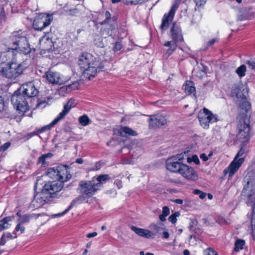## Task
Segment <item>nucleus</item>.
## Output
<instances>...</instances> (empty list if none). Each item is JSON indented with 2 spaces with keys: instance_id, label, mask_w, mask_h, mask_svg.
<instances>
[{
  "instance_id": "nucleus-23",
  "label": "nucleus",
  "mask_w": 255,
  "mask_h": 255,
  "mask_svg": "<svg viewBox=\"0 0 255 255\" xmlns=\"http://www.w3.org/2000/svg\"><path fill=\"white\" fill-rule=\"evenodd\" d=\"M0 72L3 76L6 78H13L9 63L1 62L0 64Z\"/></svg>"
},
{
  "instance_id": "nucleus-25",
  "label": "nucleus",
  "mask_w": 255,
  "mask_h": 255,
  "mask_svg": "<svg viewBox=\"0 0 255 255\" xmlns=\"http://www.w3.org/2000/svg\"><path fill=\"white\" fill-rule=\"evenodd\" d=\"M75 100L71 99L69 100L67 103L64 106L63 110L58 115V116L62 119L69 113L71 109L75 106Z\"/></svg>"
},
{
  "instance_id": "nucleus-17",
  "label": "nucleus",
  "mask_w": 255,
  "mask_h": 255,
  "mask_svg": "<svg viewBox=\"0 0 255 255\" xmlns=\"http://www.w3.org/2000/svg\"><path fill=\"white\" fill-rule=\"evenodd\" d=\"M68 167L66 165L58 166V181L63 184L71 178V175L68 171Z\"/></svg>"
},
{
  "instance_id": "nucleus-11",
  "label": "nucleus",
  "mask_w": 255,
  "mask_h": 255,
  "mask_svg": "<svg viewBox=\"0 0 255 255\" xmlns=\"http://www.w3.org/2000/svg\"><path fill=\"white\" fill-rule=\"evenodd\" d=\"M63 187V184L58 181H54L46 183L43 186L42 190L50 196L61 190Z\"/></svg>"
},
{
  "instance_id": "nucleus-50",
  "label": "nucleus",
  "mask_w": 255,
  "mask_h": 255,
  "mask_svg": "<svg viewBox=\"0 0 255 255\" xmlns=\"http://www.w3.org/2000/svg\"><path fill=\"white\" fill-rule=\"evenodd\" d=\"M194 1L198 6H201L206 3V0H194Z\"/></svg>"
},
{
  "instance_id": "nucleus-57",
  "label": "nucleus",
  "mask_w": 255,
  "mask_h": 255,
  "mask_svg": "<svg viewBox=\"0 0 255 255\" xmlns=\"http://www.w3.org/2000/svg\"><path fill=\"white\" fill-rule=\"evenodd\" d=\"M200 158L205 161L208 160V157L206 156V155L205 153L201 154L200 155Z\"/></svg>"
},
{
  "instance_id": "nucleus-6",
  "label": "nucleus",
  "mask_w": 255,
  "mask_h": 255,
  "mask_svg": "<svg viewBox=\"0 0 255 255\" xmlns=\"http://www.w3.org/2000/svg\"><path fill=\"white\" fill-rule=\"evenodd\" d=\"M11 102L14 107L19 113H24L29 110V106L25 97L22 94L14 93L11 98Z\"/></svg>"
},
{
  "instance_id": "nucleus-43",
  "label": "nucleus",
  "mask_w": 255,
  "mask_h": 255,
  "mask_svg": "<svg viewBox=\"0 0 255 255\" xmlns=\"http://www.w3.org/2000/svg\"><path fill=\"white\" fill-rule=\"evenodd\" d=\"M187 161L189 163L193 162L196 164H198L200 162V160L199 159L198 157L196 155H193L191 157H188Z\"/></svg>"
},
{
  "instance_id": "nucleus-28",
  "label": "nucleus",
  "mask_w": 255,
  "mask_h": 255,
  "mask_svg": "<svg viewBox=\"0 0 255 255\" xmlns=\"http://www.w3.org/2000/svg\"><path fill=\"white\" fill-rule=\"evenodd\" d=\"M0 112L3 113V116L6 118H11L12 115L4 104V100L2 97L0 96Z\"/></svg>"
},
{
  "instance_id": "nucleus-20",
  "label": "nucleus",
  "mask_w": 255,
  "mask_h": 255,
  "mask_svg": "<svg viewBox=\"0 0 255 255\" xmlns=\"http://www.w3.org/2000/svg\"><path fill=\"white\" fill-rule=\"evenodd\" d=\"M181 162L176 161L172 158H169L166 162V168L167 170L173 172H178L179 173L181 168V166L183 165Z\"/></svg>"
},
{
  "instance_id": "nucleus-48",
  "label": "nucleus",
  "mask_w": 255,
  "mask_h": 255,
  "mask_svg": "<svg viewBox=\"0 0 255 255\" xmlns=\"http://www.w3.org/2000/svg\"><path fill=\"white\" fill-rule=\"evenodd\" d=\"M173 159H174L175 160L181 162L184 158V154H177L175 156L172 157Z\"/></svg>"
},
{
  "instance_id": "nucleus-52",
  "label": "nucleus",
  "mask_w": 255,
  "mask_h": 255,
  "mask_svg": "<svg viewBox=\"0 0 255 255\" xmlns=\"http://www.w3.org/2000/svg\"><path fill=\"white\" fill-rule=\"evenodd\" d=\"M79 11L77 8L70 9L69 11V14L70 15H77Z\"/></svg>"
},
{
  "instance_id": "nucleus-27",
  "label": "nucleus",
  "mask_w": 255,
  "mask_h": 255,
  "mask_svg": "<svg viewBox=\"0 0 255 255\" xmlns=\"http://www.w3.org/2000/svg\"><path fill=\"white\" fill-rule=\"evenodd\" d=\"M96 184L98 185V188L100 189L104 183L110 179V176L108 174L100 175L98 177L92 178Z\"/></svg>"
},
{
  "instance_id": "nucleus-1",
  "label": "nucleus",
  "mask_w": 255,
  "mask_h": 255,
  "mask_svg": "<svg viewBox=\"0 0 255 255\" xmlns=\"http://www.w3.org/2000/svg\"><path fill=\"white\" fill-rule=\"evenodd\" d=\"M78 65L84 78L90 79L96 75L98 70H101L104 66L90 53H82L79 57Z\"/></svg>"
},
{
  "instance_id": "nucleus-2",
  "label": "nucleus",
  "mask_w": 255,
  "mask_h": 255,
  "mask_svg": "<svg viewBox=\"0 0 255 255\" xmlns=\"http://www.w3.org/2000/svg\"><path fill=\"white\" fill-rule=\"evenodd\" d=\"M247 184L244 188V192L248 198V204L253 209L252 228L255 230V173H251L247 178Z\"/></svg>"
},
{
  "instance_id": "nucleus-30",
  "label": "nucleus",
  "mask_w": 255,
  "mask_h": 255,
  "mask_svg": "<svg viewBox=\"0 0 255 255\" xmlns=\"http://www.w3.org/2000/svg\"><path fill=\"white\" fill-rule=\"evenodd\" d=\"M52 156L53 154L51 153L42 154L38 158L37 163L41 164V166H46L49 162L48 159H50Z\"/></svg>"
},
{
  "instance_id": "nucleus-35",
  "label": "nucleus",
  "mask_w": 255,
  "mask_h": 255,
  "mask_svg": "<svg viewBox=\"0 0 255 255\" xmlns=\"http://www.w3.org/2000/svg\"><path fill=\"white\" fill-rule=\"evenodd\" d=\"M81 197H78V198H76L75 199L73 200L69 207L65 210L63 212H62V213H58V214H53L52 215V218H56V217H61L64 215H65L66 213H67L69 210L71 209L77 203H79L80 202V201H81Z\"/></svg>"
},
{
  "instance_id": "nucleus-33",
  "label": "nucleus",
  "mask_w": 255,
  "mask_h": 255,
  "mask_svg": "<svg viewBox=\"0 0 255 255\" xmlns=\"http://www.w3.org/2000/svg\"><path fill=\"white\" fill-rule=\"evenodd\" d=\"M61 120V118L57 116L54 120L51 122L49 125L45 126L41 128L37 129L38 132L41 133L44 132L46 130H50L52 127H53L55 125L57 124L60 120Z\"/></svg>"
},
{
  "instance_id": "nucleus-34",
  "label": "nucleus",
  "mask_w": 255,
  "mask_h": 255,
  "mask_svg": "<svg viewBox=\"0 0 255 255\" xmlns=\"http://www.w3.org/2000/svg\"><path fill=\"white\" fill-rule=\"evenodd\" d=\"M164 46L170 47L168 49L166 50L165 53V55L167 56V57H168L176 49L177 47V44L175 43V42L168 41L164 44Z\"/></svg>"
},
{
  "instance_id": "nucleus-44",
  "label": "nucleus",
  "mask_w": 255,
  "mask_h": 255,
  "mask_svg": "<svg viewBox=\"0 0 255 255\" xmlns=\"http://www.w3.org/2000/svg\"><path fill=\"white\" fill-rule=\"evenodd\" d=\"M123 2L127 4H136L138 3H142L144 0H122Z\"/></svg>"
},
{
  "instance_id": "nucleus-39",
  "label": "nucleus",
  "mask_w": 255,
  "mask_h": 255,
  "mask_svg": "<svg viewBox=\"0 0 255 255\" xmlns=\"http://www.w3.org/2000/svg\"><path fill=\"white\" fill-rule=\"evenodd\" d=\"M79 122L83 126H86L91 123V120L86 115H83L79 118Z\"/></svg>"
},
{
  "instance_id": "nucleus-14",
  "label": "nucleus",
  "mask_w": 255,
  "mask_h": 255,
  "mask_svg": "<svg viewBox=\"0 0 255 255\" xmlns=\"http://www.w3.org/2000/svg\"><path fill=\"white\" fill-rule=\"evenodd\" d=\"M50 196L42 190L41 192L38 193L34 195V199L32 201L33 206L36 208H38L44 205L48 201Z\"/></svg>"
},
{
  "instance_id": "nucleus-32",
  "label": "nucleus",
  "mask_w": 255,
  "mask_h": 255,
  "mask_svg": "<svg viewBox=\"0 0 255 255\" xmlns=\"http://www.w3.org/2000/svg\"><path fill=\"white\" fill-rule=\"evenodd\" d=\"M16 238V235H14L8 232L4 233L1 237L0 246H4L7 241Z\"/></svg>"
},
{
  "instance_id": "nucleus-10",
  "label": "nucleus",
  "mask_w": 255,
  "mask_h": 255,
  "mask_svg": "<svg viewBox=\"0 0 255 255\" xmlns=\"http://www.w3.org/2000/svg\"><path fill=\"white\" fill-rule=\"evenodd\" d=\"M180 4V0H176L173 3L171 9L168 13H165L162 18V23L160 25V28L162 30H165L167 29L169 26V21L172 20L175 11L178 8Z\"/></svg>"
},
{
  "instance_id": "nucleus-40",
  "label": "nucleus",
  "mask_w": 255,
  "mask_h": 255,
  "mask_svg": "<svg viewBox=\"0 0 255 255\" xmlns=\"http://www.w3.org/2000/svg\"><path fill=\"white\" fill-rule=\"evenodd\" d=\"M246 70V66L245 65H242L236 69V72L241 78L245 75Z\"/></svg>"
},
{
  "instance_id": "nucleus-19",
  "label": "nucleus",
  "mask_w": 255,
  "mask_h": 255,
  "mask_svg": "<svg viewBox=\"0 0 255 255\" xmlns=\"http://www.w3.org/2000/svg\"><path fill=\"white\" fill-rule=\"evenodd\" d=\"M170 31L173 42H175V43H176L183 39L181 28L175 23L172 24Z\"/></svg>"
},
{
  "instance_id": "nucleus-21",
  "label": "nucleus",
  "mask_w": 255,
  "mask_h": 255,
  "mask_svg": "<svg viewBox=\"0 0 255 255\" xmlns=\"http://www.w3.org/2000/svg\"><path fill=\"white\" fill-rule=\"evenodd\" d=\"M244 160V157H240L238 159H237V157H235L234 160L230 163L228 168L229 176L232 177L234 174V173L239 169Z\"/></svg>"
},
{
  "instance_id": "nucleus-22",
  "label": "nucleus",
  "mask_w": 255,
  "mask_h": 255,
  "mask_svg": "<svg viewBox=\"0 0 255 255\" xmlns=\"http://www.w3.org/2000/svg\"><path fill=\"white\" fill-rule=\"evenodd\" d=\"M39 44L40 48L46 51L51 50L53 47V43L51 39L47 35H44L39 39Z\"/></svg>"
},
{
  "instance_id": "nucleus-49",
  "label": "nucleus",
  "mask_w": 255,
  "mask_h": 255,
  "mask_svg": "<svg viewBox=\"0 0 255 255\" xmlns=\"http://www.w3.org/2000/svg\"><path fill=\"white\" fill-rule=\"evenodd\" d=\"M122 48V44L120 42H117L115 43L114 49L115 51L120 50Z\"/></svg>"
},
{
  "instance_id": "nucleus-29",
  "label": "nucleus",
  "mask_w": 255,
  "mask_h": 255,
  "mask_svg": "<svg viewBox=\"0 0 255 255\" xmlns=\"http://www.w3.org/2000/svg\"><path fill=\"white\" fill-rule=\"evenodd\" d=\"M119 133L122 136H125L127 134L132 136H136L137 135V133L135 131L127 127L121 128L119 129Z\"/></svg>"
},
{
  "instance_id": "nucleus-16",
  "label": "nucleus",
  "mask_w": 255,
  "mask_h": 255,
  "mask_svg": "<svg viewBox=\"0 0 255 255\" xmlns=\"http://www.w3.org/2000/svg\"><path fill=\"white\" fill-rule=\"evenodd\" d=\"M22 88L23 94L28 98L35 97L38 93L37 89L32 82L23 84Z\"/></svg>"
},
{
  "instance_id": "nucleus-59",
  "label": "nucleus",
  "mask_w": 255,
  "mask_h": 255,
  "mask_svg": "<svg viewBox=\"0 0 255 255\" xmlns=\"http://www.w3.org/2000/svg\"><path fill=\"white\" fill-rule=\"evenodd\" d=\"M162 235H163V238H165V239H168L169 237V235L168 233L166 231L163 232Z\"/></svg>"
},
{
  "instance_id": "nucleus-38",
  "label": "nucleus",
  "mask_w": 255,
  "mask_h": 255,
  "mask_svg": "<svg viewBox=\"0 0 255 255\" xmlns=\"http://www.w3.org/2000/svg\"><path fill=\"white\" fill-rule=\"evenodd\" d=\"M34 217V215H28L25 214L24 215L19 218L18 220V222L21 224H23L24 223H28L30 220Z\"/></svg>"
},
{
  "instance_id": "nucleus-13",
  "label": "nucleus",
  "mask_w": 255,
  "mask_h": 255,
  "mask_svg": "<svg viewBox=\"0 0 255 255\" xmlns=\"http://www.w3.org/2000/svg\"><path fill=\"white\" fill-rule=\"evenodd\" d=\"M150 128H156L163 126L167 124L165 117L161 114L151 116L148 121Z\"/></svg>"
},
{
  "instance_id": "nucleus-18",
  "label": "nucleus",
  "mask_w": 255,
  "mask_h": 255,
  "mask_svg": "<svg viewBox=\"0 0 255 255\" xmlns=\"http://www.w3.org/2000/svg\"><path fill=\"white\" fill-rule=\"evenodd\" d=\"M11 39L13 44L15 46V47L18 46L19 44L23 43L27 39L26 34L22 32L21 30L13 32L11 36Z\"/></svg>"
},
{
  "instance_id": "nucleus-42",
  "label": "nucleus",
  "mask_w": 255,
  "mask_h": 255,
  "mask_svg": "<svg viewBox=\"0 0 255 255\" xmlns=\"http://www.w3.org/2000/svg\"><path fill=\"white\" fill-rule=\"evenodd\" d=\"M185 91L188 94H191L195 91V88L192 85V83H189L185 85Z\"/></svg>"
},
{
  "instance_id": "nucleus-37",
  "label": "nucleus",
  "mask_w": 255,
  "mask_h": 255,
  "mask_svg": "<svg viewBox=\"0 0 255 255\" xmlns=\"http://www.w3.org/2000/svg\"><path fill=\"white\" fill-rule=\"evenodd\" d=\"M25 228L23 226V224L19 222L15 227L14 231L13 232L12 234L16 235L17 236L23 233L25 231Z\"/></svg>"
},
{
  "instance_id": "nucleus-26",
  "label": "nucleus",
  "mask_w": 255,
  "mask_h": 255,
  "mask_svg": "<svg viewBox=\"0 0 255 255\" xmlns=\"http://www.w3.org/2000/svg\"><path fill=\"white\" fill-rule=\"evenodd\" d=\"M131 230L134 232L138 235L147 238L151 237L153 235L152 233L149 230L138 228L133 226L131 227Z\"/></svg>"
},
{
  "instance_id": "nucleus-41",
  "label": "nucleus",
  "mask_w": 255,
  "mask_h": 255,
  "mask_svg": "<svg viewBox=\"0 0 255 255\" xmlns=\"http://www.w3.org/2000/svg\"><path fill=\"white\" fill-rule=\"evenodd\" d=\"M245 244V242L244 240H237L235 244V250L236 251H239L240 250L242 249Z\"/></svg>"
},
{
  "instance_id": "nucleus-60",
  "label": "nucleus",
  "mask_w": 255,
  "mask_h": 255,
  "mask_svg": "<svg viewBox=\"0 0 255 255\" xmlns=\"http://www.w3.org/2000/svg\"><path fill=\"white\" fill-rule=\"evenodd\" d=\"M45 102H40L39 103H38L37 105V108H42L43 107H45Z\"/></svg>"
},
{
  "instance_id": "nucleus-12",
  "label": "nucleus",
  "mask_w": 255,
  "mask_h": 255,
  "mask_svg": "<svg viewBox=\"0 0 255 255\" xmlns=\"http://www.w3.org/2000/svg\"><path fill=\"white\" fill-rule=\"evenodd\" d=\"M181 167L182 168H181L179 173L184 178L190 181L197 180L198 174L193 167L184 164Z\"/></svg>"
},
{
  "instance_id": "nucleus-3",
  "label": "nucleus",
  "mask_w": 255,
  "mask_h": 255,
  "mask_svg": "<svg viewBox=\"0 0 255 255\" xmlns=\"http://www.w3.org/2000/svg\"><path fill=\"white\" fill-rule=\"evenodd\" d=\"M4 57H5L6 60H7V58L9 59L11 57V60L9 64L13 78H16L22 74L24 67L23 63L21 62V55L20 53H14L13 50H9L1 54L0 58L2 60H4Z\"/></svg>"
},
{
  "instance_id": "nucleus-8",
  "label": "nucleus",
  "mask_w": 255,
  "mask_h": 255,
  "mask_svg": "<svg viewBox=\"0 0 255 255\" xmlns=\"http://www.w3.org/2000/svg\"><path fill=\"white\" fill-rule=\"evenodd\" d=\"M98 186L96 184L93 178L91 181H82L79 183L81 193L89 197L93 196L97 191L100 190Z\"/></svg>"
},
{
  "instance_id": "nucleus-4",
  "label": "nucleus",
  "mask_w": 255,
  "mask_h": 255,
  "mask_svg": "<svg viewBox=\"0 0 255 255\" xmlns=\"http://www.w3.org/2000/svg\"><path fill=\"white\" fill-rule=\"evenodd\" d=\"M250 120L246 116L239 120L237 125V138L242 143L246 144L250 139Z\"/></svg>"
},
{
  "instance_id": "nucleus-24",
  "label": "nucleus",
  "mask_w": 255,
  "mask_h": 255,
  "mask_svg": "<svg viewBox=\"0 0 255 255\" xmlns=\"http://www.w3.org/2000/svg\"><path fill=\"white\" fill-rule=\"evenodd\" d=\"M10 50H13L14 52V50L15 51L19 52L18 53H20L21 55L22 53L24 55L29 53L31 50L27 39L25 42H23V43L19 44L18 46L14 47Z\"/></svg>"
},
{
  "instance_id": "nucleus-9",
  "label": "nucleus",
  "mask_w": 255,
  "mask_h": 255,
  "mask_svg": "<svg viewBox=\"0 0 255 255\" xmlns=\"http://www.w3.org/2000/svg\"><path fill=\"white\" fill-rule=\"evenodd\" d=\"M45 76L47 81L53 84H64L70 80L69 77L63 76L59 72L52 71L46 72Z\"/></svg>"
},
{
  "instance_id": "nucleus-54",
  "label": "nucleus",
  "mask_w": 255,
  "mask_h": 255,
  "mask_svg": "<svg viewBox=\"0 0 255 255\" xmlns=\"http://www.w3.org/2000/svg\"><path fill=\"white\" fill-rule=\"evenodd\" d=\"M168 220L172 223L174 224L176 222L177 219L176 218L174 215H171L168 218Z\"/></svg>"
},
{
  "instance_id": "nucleus-64",
  "label": "nucleus",
  "mask_w": 255,
  "mask_h": 255,
  "mask_svg": "<svg viewBox=\"0 0 255 255\" xmlns=\"http://www.w3.org/2000/svg\"><path fill=\"white\" fill-rule=\"evenodd\" d=\"M159 219L161 221H164L166 220V216L161 214L159 216Z\"/></svg>"
},
{
  "instance_id": "nucleus-58",
  "label": "nucleus",
  "mask_w": 255,
  "mask_h": 255,
  "mask_svg": "<svg viewBox=\"0 0 255 255\" xmlns=\"http://www.w3.org/2000/svg\"><path fill=\"white\" fill-rule=\"evenodd\" d=\"M106 19H109L111 17V14L109 11H106L105 14Z\"/></svg>"
},
{
  "instance_id": "nucleus-36",
  "label": "nucleus",
  "mask_w": 255,
  "mask_h": 255,
  "mask_svg": "<svg viewBox=\"0 0 255 255\" xmlns=\"http://www.w3.org/2000/svg\"><path fill=\"white\" fill-rule=\"evenodd\" d=\"M58 166L49 168L46 172V175L49 178L58 181Z\"/></svg>"
},
{
  "instance_id": "nucleus-46",
  "label": "nucleus",
  "mask_w": 255,
  "mask_h": 255,
  "mask_svg": "<svg viewBox=\"0 0 255 255\" xmlns=\"http://www.w3.org/2000/svg\"><path fill=\"white\" fill-rule=\"evenodd\" d=\"M247 64L248 65L249 68L252 69H255V58L251 59L247 62Z\"/></svg>"
},
{
  "instance_id": "nucleus-31",
  "label": "nucleus",
  "mask_w": 255,
  "mask_h": 255,
  "mask_svg": "<svg viewBox=\"0 0 255 255\" xmlns=\"http://www.w3.org/2000/svg\"><path fill=\"white\" fill-rule=\"evenodd\" d=\"M13 219V217L8 216L0 220V232L9 228L10 226L9 222H11Z\"/></svg>"
},
{
  "instance_id": "nucleus-5",
  "label": "nucleus",
  "mask_w": 255,
  "mask_h": 255,
  "mask_svg": "<svg viewBox=\"0 0 255 255\" xmlns=\"http://www.w3.org/2000/svg\"><path fill=\"white\" fill-rule=\"evenodd\" d=\"M218 117L214 115L212 112L204 108L203 112L198 115V119L201 126L206 129L209 127V124L217 122L218 121Z\"/></svg>"
},
{
  "instance_id": "nucleus-45",
  "label": "nucleus",
  "mask_w": 255,
  "mask_h": 255,
  "mask_svg": "<svg viewBox=\"0 0 255 255\" xmlns=\"http://www.w3.org/2000/svg\"><path fill=\"white\" fill-rule=\"evenodd\" d=\"M205 255H218V253L212 248H208L204 251Z\"/></svg>"
},
{
  "instance_id": "nucleus-53",
  "label": "nucleus",
  "mask_w": 255,
  "mask_h": 255,
  "mask_svg": "<svg viewBox=\"0 0 255 255\" xmlns=\"http://www.w3.org/2000/svg\"><path fill=\"white\" fill-rule=\"evenodd\" d=\"M38 133H39V132H38V130H37L36 131H33V132H32L28 133L27 134V135H26L27 138V139H29L31 137H32L33 136L35 135H37Z\"/></svg>"
},
{
  "instance_id": "nucleus-15",
  "label": "nucleus",
  "mask_w": 255,
  "mask_h": 255,
  "mask_svg": "<svg viewBox=\"0 0 255 255\" xmlns=\"http://www.w3.org/2000/svg\"><path fill=\"white\" fill-rule=\"evenodd\" d=\"M238 85H235L233 89L234 93H236V96L238 99V100L237 101V103L241 109L244 110L246 111H248L251 108V105L247 101L246 97L244 95L241 94L240 92H236V90L238 89Z\"/></svg>"
},
{
  "instance_id": "nucleus-56",
  "label": "nucleus",
  "mask_w": 255,
  "mask_h": 255,
  "mask_svg": "<svg viewBox=\"0 0 255 255\" xmlns=\"http://www.w3.org/2000/svg\"><path fill=\"white\" fill-rule=\"evenodd\" d=\"M97 235V232H93L91 233H89L86 235V237L88 238H92L95 237Z\"/></svg>"
},
{
  "instance_id": "nucleus-55",
  "label": "nucleus",
  "mask_w": 255,
  "mask_h": 255,
  "mask_svg": "<svg viewBox=\"0 0 255 255\" xmlns=\"http://www.w3.org/2000/svg\"><path fill=\"white\" fill-rule=\"evenodd\" d=\"M217 41V40L215 38L210 40L207 43V46L213 45Z\"/></svg>"
},
{
  "instance_id": "nucleus-62",
  "label": "nucleus",
  "mask_w": 255,
  "mask_h": 255,
  "mask_svg": "<svg viewBox=\"0 0 255 255\" xmlns=\"http://www.w3.org/2000/svg\"><path fill=\"white\" fill-rule=\"evenodd\" d=\"M174 202L178 204H182L183 203V200L180 199H176L174 201Z\"/></svg>"
},
{
  "instance_id": "nucleus-47",
  "label": "nucleus",
  "mask_w": 255,
  "mask_h": 255,
  "mask_svg": "<svg viewBox=\"0 0 255 255\" xmlns=\"http://www.w3.org/2000/svg\"><path fill=\"white\" fill-rule=\"evenodd\" d=\"M11 143L9 142L4 143L0 146V152H3L7 150L10 146Z\"/></svg>"
},
{
  "instance_id": "nucleus-63",
  "label": "nucleus",
  "mask_w": 255,
  "mask_h": 255,
  "mask_svg": "<svg viewBox=\"0 0 255 255\" xmlns=\"http://www.w3.org/2000/svg\"><path fill=\"white\" fill-rule=\"evenodd\" d=\"M199 195V197L201 199H203L205 198V197L206 196V193H204V192L201 191V193H200V194Z\"/></svg>"
},
{
  "instance_id": "nucleus-61",
  "label": "nucleus",
  "mask_w": 255,
  "mask_h": 255,
  "mask_svg": "<svg viewBox=\"0 0 255 255\" xmlns=\"http://www.w3.org/2000/svg\"><path fill=\"white\" fill-rule=\"evenodd\" d=\"M244 154V151H243L242 150H240L235 157L237 158V159H239V157L241 156Z\"/></svg>"
},
{
  "instance_id": "nucleus-7",
  "label": "nucleus",
  "mask_w": 255,
  "mask_h": 255,
  "mask_svg": "<svg viewBox=\"0 0 255 255\" xmlns=\"http://www.w3.org/2000/svg\"><path fill=\"white\" fill-rule=\"evenodd\" d=\"M52 20V15L46 13L40 14L34 20L33 27L36 30L41 31L49 26Z\"/></svg>"
},
{
  "instance_id": "nucleus-51",
  "label": "nucleus",
  "mask_w": 255,
  "mask_h": 255,
  "mask_svg": "<svg viewBox=\"0 0 255 255\" xmlns=\"http://www.w3.org/2000/svg\"><path fill=\"white\" fill-rule=\"evenodd\" d=\"M169 209L168 207L165 206L162 209V214L165 216L166 217L169 214Z\"/></svg>"
}]
</instances>
